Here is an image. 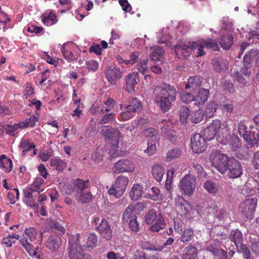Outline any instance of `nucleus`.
Listing matches in <instances>:
<instances>
[{"mask_svg": "<svg viewBox=\"0 0 259 259\" xmlns=\"http://www.w3.org/2000/svg\"><path fill=\"white\" fill-rule=\"evenodd\" d=\"M114 104L115 102L114 100L111 98H109L106 101L104 102L103 103H102L98 106V111L101 114L108 112L114 107Z\"/></svg>", "mask_w": 259, "mask_h": 259, "instance_id": "26", "label": "nucleus"}, {"mask_svg": "<svg viewBox=\"0 0 259 259\" xmlns=\"http://www.w3.org/2000/svg\"><path fill=\"white\" fill-rule=\"evenodd\" d=\"M68 248L70 259H91L89 254L84 253L79 243V234L68 235Z\"/></svg>", "mask_w": 259, "mask_h": 259, "instance_id": "4", "label": "nucleus"}, {"mask_svg": "<svg viewBox=\"0 0 259 259\" xmlns=\"http://www.w3.org/2000/svg\"><path fill=\"white\" fill-rule=\"evenodd\" d=\"M182 155V151L179 148H175L168 151L166 156V160L170 161L179 158Z\"/></svg>", "mask_w": 259, "mask_h": 259, "instance_id": "37", "label": "nucleus"}, {"mask_svg": "<svg viewBox=\"0 0 259 259\" xmlns=\"http://www.w3.org/2000/svg\"><path fill=\"white\" fill-rule=\"evenodd\" d=\"M76 197L78 201L87 203L92 200V195L90 192L80 191L78 194L76 195Z\"/></svg>", "mask_w": 259, "mask_h": 259, "instance_id": "43", "label": "nucleus"}, {"mask_svg": "<svg viewBox=\"0 0 259 259\" xmlns=\"http://www.w3.org/2000/svg\"><path fill=\"white\" fill-rule=\"evenodd\" d=\"M97 242V238L95 234H90L88 238L85 246L87 247H93Z\"/></svg>", "mask_w": 259, "mask_h": 259, "instance_id": "59", "label": "nucleus"}, {"mask_svg": "<svg viewBox=\"0 0 259 259\" xmlns=\"http://www.w3.org/2000/svg\"><path fill=\"white\" fill-rule=\"evenodd\" d=\"M50 165L55 167L59 171H62L66 166V163L59 158H54L50 160Z\"/></svg>", "mask_w": 259, "mask_h": 259, "instance_id": "38", "label": "nucleus"}, {"mask_svg": "<svg viewBox=\"0 0 259 259\" xmlns=\"http://www.w3.org/2000/svg\"><path fill=\"white\" fill-rule=\"evenodd\" d=\"M96 229L98 231L102 237L109 240L112 236V232L108 223L104 221L101 224L96 227Z\"/></svg>", "mask_w": 259, "mask_h": 259, "instance_id": "19", "label": "nucleus"}, {"mask_svg": "<svg viewBox=\"0 0 259 259\" xmlns=\"http://www.w3.org/2000/svg\"><path fill=\"white\" fill-rule=\"evenodd\" d=\"M190 115V110L186 106H183L181 108L180 118L181 122L185 124L187 122L188 118Z\"/></svg>", "mask_w": 259, "mask_h": 259, "instance_id": "50", "label": "nucleus"}, {"mask_svg": "<svg viewBox=\"0 0 259 259\" xmlns=\"http://www.w3.org/2000/svg\"><path fill=\"white\" fill-rule=\"evenodd\" d=\"M106 77L112 84H115L116 81L121 77V72L117 69H109L106 73Z\"/></svg>", "mask_w": 259, "mask_h": 259, "instance_id": "25", "label": "nucleus"}, {"mask_svg": "<svg viewBox=\"0 0 259 259\" xmlns=\"http://www.w3.org/2000/svg\"><path fill=\"white\" fill-rule=\"evenodd\" d=\"M138 72H134L130 73L126 77V83L127 91L129 93L135 91V88L137 84V80H139Z\"/></svg>", "mask_w": 259, "mask_h": 259, "instance_id": "21", "label": "nucleus"}, {"mask_svg": "<svg viewBox=\"0 0 259 259\" xmlns=\"http://www.w3.org/2000/svg\"><path fill=\"white\" fill-rule=\"evenodd\" d=\"M152 175L155 179L160 182L161 181L165 172V169L162 165L155 164L152 168Z\"/></svg>", "mask_w": 259, "mask_h": 259, "instance_id": "30", "label": "nucleus"}, {"mask_svg": "<svg viewBox=\"0 0 259 259\" xmlns=\"http://www.w3.org/2000/svg\"><path fill=\"white\" fill-rule=\"evenodd\" d=\"M161 126V134L166 139L171 141L176 140L177 137L176 131L172 128V123L171 121L163 120Z\"/></svg>", "mask_w": 259, "mask_h": 259, "instance_id": "16", "label": "nucleus"}, {"mask_svg": "<svg viewBox=\"0 0 259 259\" xmlns=\"http://www.w3.org/2000/svg\"><path fill=\"white\" fill-rule=\"evenodd\" d=\"M177 208L181 215H186L191 210L190 203L185 200L182 196H178L176 199Z\"/></svg>", "mask_w": 259, "mask_h": 259, "instance_id": "18", "label": "nucleus"}, {"mask_svg": "<svg viewBox=\"0 0 259 259\" xmlns=\"http://www.w3.org/2000/svg\"><path fill=\"white\" fill-rule=\"evenodd\" d=\"M38 118L39 115L37 113L35 114L29 118L26 119L25 121L20 123L21 128L33 127Z\"/></svg>", "mask_w": 259, "mask_h": 259, "instance_id": "39", "label": "nucleus"}, {"mask_svg": "<svg viewBox=\"0 0 259 259\" xmlns=\"http://www.w3.org/2000/svg\"><path fill=\"white\" fill-rule=\"evenodd\" d=\"M152 49L153 52L150 55L151 60L155 63L162 62L164 59L163 49L158 46H154Z\"/></svg>", "mask_w": 259, "mask_h": 259, "instance_id": "23", "label": "nucleus"}, {"mask_svg": "<svg viewBox=\"0 0 259 259\" xmlns=\"http://www.w3.org/2000/svg\"><path fill=\"white\" fill-rule=\"evenodd\" d=\"M0 168L6 172H9L13 168L12 160L4 155L0 156Z\"/></svg>", "mask_w": 259, "mask_h": 259, "instance_id": "28", "label": "nucleus"}, {"mask_svg": "<svg viewBox=\"0 0 259 259\" xmlns=\"http://www.w3.org/2000/svg\"><path fill=\"white\" fill-rule=\"evenodd\" d=\"M153 141H148L147 142L148 147L144 150V152L147 153L148 155L150 156L153 154L156 150V143Z\"/></svg>", "mask_w": 259, "mask_h": 259, "instance_id": "55", "label": "nucleus"}, {"mask_svg": "<svg viewBox=\"0 0 259 259\" xmlns=\"http://www.w3.org/2000/svg\"><path fill=\"white\" fill-rule=\"evenodd\" d=\"M209 94L208 90L203 88L200 89L197 96H195V99H197V101H195V104L198 107L202 106L207 100Z\"/></svg>", "mask_w": 259, "mask_h": 259, "instance_id": "24", "label": "nucleus"}, {"mask_svg": "<svg viewBox=\"0 0 259 259\" xmlns=\"http://www.w3.org/2000/svg\"><path fill=\"white\" fill-rule=\"evenodd\" d=\"M148 60L147 59H145L140 60V61L137 65V70L143 74H144L148 72Z\"/></svg>", "mask_w": 259, "mask_h": 259, "instance_id": "49", "label": "nucleus"}, {"mask_svg": "<svg viewBox=\"0 0 259 259\" xmlns=\"http://www.w3.org/2000/svg\"><path fill=\"white\" fill-rule=\"evenodd\" d=\"M85 64L87 68L93 72L97 71L99 67L98 63L95 60H90L87 62Z\"/></svg>", "mask_w": 259, "mask_h": 259, "instance_id": "64", "label": "nucleus"}, {"mask_svg": "<svg viewBox=\"0 0 259 259\" xmlns=\"http://www.w3.org/2000/svg\"><path fill=\"white\" fill-rule=\"evenodd\" d=\"M143 187L139 184H134L130 192V195L133 200H138L142 195Z\"/></svg>", "mask_w": 259, "mask_h": 259, "instance_id": "29", "label": "nucleus"}, {"mask_svg": "<svg viewBox=\"0 0 259 259\" xmlns=\"http://www.w3.org/2000/svg\"><path fill=\"white\" fill-rule=\"evenodd\" d=\"M191 147L194 153L198 154L203 152L206 147L205 140L200 134L195 133L191 139Z\"/></svg>", "mask_w": 259, "mask_h": 259, "instance_id": "13", "label": "nucleus"}, {"mask_svg": "<svg viewBox=\"0 0 259 259\" xmlns=\"http://www.w3.org/2000/svg\"><path fill=\"white\" fill-rule=\"evenodd\" d=\"M193 170L197 174V177L200 179L205 178L206 177V173L204 170L203 167L200 164L196 163L193 165Z\"/></svg>", "mask_w": 259, "mask_h": 259, "instance_id": "51", "label": "nucleus"}, {"mask_svg": "<svg viewBox=\"0 0 259 259\" xmlns=\"http://www.w3.org/2000/svg\"><path fill=\"white\" fill-rule=\"evenodd\" d=\"M160 217H162V215L160 213H157L156 212L152 209L150 210L146 217V222L147 224L151 225L159 219Z\"/></svg>", "mask_w": 259, "mask_h": 259, "instance_id": "42", "label": "nucleus"}, {"mask_svg": "<svg viewBox=\"0 0 259 259\" xmlns=\"http://www.w3.org/2000/svg\"><path fill=\"white\" fill-rule=\"evenodd\" d=\"M219 51V47L216 40L211 38L197 41H182L175 46V52L177 57L185 59L189 56L192 51H196V57L203 56L205 54L204 48Z\"/></svg>", "mask_w": 259, "mask_h": 259, "instance_id": "2", "label": "nucleus"}, {"mask_svg": "<svg viewBox=\"0 0 259 259\" xmlns=\"http://www.w3.org/2000/svg\"><path fill=\"white\" fill-rule=\"evenodd\" d=\"M226 171L229 169L228 176L230 178L235 179L239 177L242 174L241 164L236 159L230 158L226 163Z\"/></svg>", "mask_w": 259, "mask_h": 259, "instance_id": "14", "label": "nucleus"}, {"mask_svg": "<svg viewBox=\"0 0 259 259\" xmlns=\"http://www.w3.org/2000/svg\"><path fill=\"white\" fill-rule=\"evenodd\" d=\"M44 180L40 177H36L32 184L29 185L35 191L38 192L40 186L44 183Z\"/></svg>", "mask_w": 259, "mask_h": 259, "instance_id": "57", "label": "nucleus"}, {"mask_svg": "<svg viewBox=\"0 0 259 259\" xmlns=\"http://www.w3.org/2000/svg\"><path fill=\"white\" fill-rule=\"evenodd\" d=\"M41 57L44 59L47 63L54 66H57L58 64V61L59 59H54L52 57L50 56L47 53L44 52L41 55Z\"/></svg>", "mask_w": 259, "mask_h": 259, "instance_id": "54", "label": "nucleus"}, {"mask_svg": "<svg viewBox=\"0 0 259 259\" xmlns=\"http://www.w3.org/2000/svg\"><path fill=\"white\" fill-rule=\"evenodd\" d=\"M137 212L134 208L132 205H130L125 210L123 214V220L124 222H128V221L133 219H137Z\"/></svg>", "mask_w": 259, "mask_h": 259, "instance_id": "33", "label": "nucleus"}, {"mask_svg": "<svg viewBox=\"0 0 259 259\" xmlns=\"http://www.w3.org/2000/svg\"><path fill=\"white\" fill-rule=\"evenodd\" d=\"M217 109L216 104L212 102L209 103L206 107V109L205 110V114L206 116L210 117L215 112Z\"/></svg>", "mask_w": 259, "mask_h": 259, "instance_id": "61", "label": "nucleus"}, {"mask_svg": "<svg viewBox=\"0 0 259 259\" xmlns=\"http://www.w3.org/2000/svg\"><path fill=\"white\" fill-rule=\"evenodd\" d=\"M152 224L149 227V230L152 232H158L160 230L163 229L165 225L163 218L160 217L158 220Z\"/></svg>", "mask_w": 259, "mask_h": 259, "instance_id": "41", "label": "nucleus"}, {"mask_svg": "<svg viewBox=\"0 0 259 259\" xmlns=\"http://www.w3.org/2000/svg\"><path fill=\"white\" fill-rule=\"evenodd\" d=\"M129 182L128 178L123 176H118L115 180L112 186L108 190V193L118 198L124 193Z\"/></svg>", "mask_w": 259, "mask_h": 259, "instance_id": "8", "label": "nucleus"}, {"mask_svg": "<svg viewBox=\"0 0 259 259\" xmlns=\"http://www.w3.org/2000/svg\"><path fill=\"white\" fill-rule=\"evenodd\" d=\"M180 98L183 102L186 103H189L193 101H197V99H195V96H193L191 94L186 92H183L181 93Z\"/></svg>", "mask_w": 259, "mask_h": 259, "instance_id": "52", "label": "nucleus"}, {"mask_svg": "<svg viewBox=\"0 0 259 259\" xmlns=\"http://www.w3.org/2000/svg\"><path fill=\"white\" fill-rule=\"evenodd\" d=\"M154 93L155 103L164 111H167L176 99V89L169 84L156 87Z\"/></svg>", "mask_w": 259, "mask_h": 259, "instance_id": "3", "label": "nucleus"}, {"mask_svg": "<svg viewBox=\"0 0 259 259\" xmlns=\"http://www.w3.org/2000/svg\"><path fill=\"white\" fill-rule=\"evenodd\" d=\"M19 195L18 189L14 188L12 191L8 192L7 197L11 204H15L16 200H19Z\"/></svg>", "mask_w": 259, "mask_h": 259, "instance_id": "46", "label": "nucleus"}, {"mask_svg": "<svg viewBox=\"0 0 259 259\" xmlns=\"http://www.w3.org/2000/svg\"><path fill=\"white\" fill-rule=\"evenodd\" d=\"M147 198L154 201L162 200L163 198V194L160 193L159 189L157 187H153L149 190L147 194Z\"/></svg>", "mask_w": 259, "mask_h": 259, "instance_id": "32", "label": "nucleus"}, {"mask_svg": "<svg viewBox=\"0 0 259 259\" xmlns=\"http://www.w3.org/2000/svg\"><path fill=\"white\" fill-rule=\"evenodd\" d=\"M143 134L146 137L150 139L148 141L154 142H158L159 140V135L156 130L153 128H148L143 131Z\"/></svg>", "mask_w": 259, "mask_h": 259, "instance_id": "35", "label": "nucleus"}, {"mask_svg": "<svg viewBox=\"0 0 259 259\" xmlns=\"http://www.w3.org/2000/svg\"><path fill=\"white\" fill-rule=\"evenodd\" d=\"M37 236L38 232L36 229L33 227H30L25 229L23 236L19 240L21 245L31 256H35L37 252L33 246L29 243L28 240L29 239L30 242H33L37 239Z\"/></svg>", "mask_w": 259, "mask_h": 259, "instance_id": "6", "label": "nucleus"}, {"mask_svg": "<svg viewBox=\"0 0 259 259\" xmlns=\"http://www.w3.org/2000/svg\"><path fill=\"white\" fill-rule=\"evenodd\" d=\"M196 185V180L194 176L190 174L185 176L179 183L180 190L185 195L191 196L193 195Z\"/></svg>", "mask_w": 259, "mask_h": 259, "instance_id": "9", "label": "nucleus"}, {"mask_svg": "<svg viewBox=\"0 0 259 259\" xmlns=\"http://www.w3.org/2000/svg\"><path fill=\"white\" fill-rule=\"evenodd\" d=\"M244 140L247 142H248L251 145L256 144L259 140V134L255 131L248 132L245 137L243 138Z\"/></svg>", "mask_w": 259, "mask_h": 259, "instance_id": "36", "label": "nucleus"}, {"mask_svg": "<svg viewBox=\"0 0 259 259\" xmlns=\"http://www.w3.org/2000/svg\"><path fill=\"white\" fill-rule=\"evenodd\" d=\"M42 23L46 26H52L57 22L55 14L52 11H46L41 16Z\"/></svg>", "mask_w": 259, "mask_h": 259, "instance_id": "22", "label": "nucleus"}, {"mask_svg": "<svg viewBox=\"0 0 259 259\" xmlns=\"http://www.w3.org/2000/svg\"><path fill=\"white\" fill-rule=\"evenodd\" d=\"M114 119V114L113 113H110L104 115L99 121V123L101 124H104L108 123L111 121H112Z\"/></svg>", "mask_w": 259, "mask_h": 259, "instance_id": "60", "label": "nucleus"}, {"mask_svg": "<svg viewBox=\"0 0 259 259\" xmlns=\"http://www.w3.org/2000/svg\"><path fill=\"white\" fill-rule=\"evenodd\" d=\"M149 119L147 116L144 115L142 117L139 118L138 120H135L133 122L134 128L137 126H142L145 124L148 123Z\"/></svg>", "mask_w": 259, "mask_h": 259, "instance_id": "62", "label": "nucleus"}, {"mask_svg": "<svg viewBox=\"0 0 259 259\" xmlns=\"http://www.w3.org/2000/svg\"><path fill=\"white\" fill-rule=\"evenodd\" d=\"M234 109V106L232 103H226L221 106V110L223 112L225 113L227 115L232 113Z\"/></svg>", "mask_w": 259, "mask_h": 259, "instance_id": "58", "label": "nucleus"}, {"mask_svg": "<svg viewBox=\"0 0 259 259\" xmlns=\"http://www.w3.org/2000/svg\"><path fill=\"white\" fill-rule=\"evenodd\" d=\"M183 259H195L197 257V249L192 246H188L185 249Z\"/></svg>", "mask_w": 259, "mask_h": 259, "instance_id": "34", "label": "nucleus"}, {"mask_svg": "<svg viewBox=\"0 0 259 259\" xmlns=\"http://www.w3.org/2000/svg\"><path fill=\"white\" fill-rule=\"evenodd\" d=\"M229 134L227 123L220 120H213L204 130V135L207 140H211L216 136L218 142L223 145L229 144L232 150L236 151L241 146L239 139L237 136L232 135L229 140Z\"/></svg>", "mask_w": 259, "mask_h": 259, "instance_id": "1", "label": "nucleus"}, {"mask_svg": "<svg viewBox=\"0 0 259 259\" xmlns=\"http://www.w3.org/2000/svg\"><path fill=\"white\" fill-rule=\"evenodd\" d=\"M206 250L211 252L214 256V259H226L227 253L220 247V242L214 241L207 247Z\"/></svg>", "mask_w": 259, "mask_h": 259, "instance_id": "17", "label": "nucleus"}, {"mask_svg": "<svg viewBox=\"0 0 259 259\" xmlns=\"http://www.w3.org/2000/svg\"><path fill=\"white\" fill-rule=\"evenodd\" d=\"M15 240H20L18 234H9L3 237L2 243L7 247H11L15 243Z\"/></svg>", "mask_w": 259, "mask_h": 259, "instance_id": "31", "label": "nucleus"}, {"mask_svg": "<svg viewBox=\"0 0 259 259\" xmlns=\"http://www.w3.org/2000/svg\"><path fill=\"white\" fill-rule=\"evenodd\" d=\"M193 235V231L191 229H186L181 238V241L183 242L189 241L191 240Z\"/></svg>", "mask_w": 259, "mask_h": 259, "instance_id": "56", "label": "nucleus"}, {"mask_svg": "<svg viewBox=\"0 0 259 259\" xmlns=\"http://www.w3.org/2000/svg\"><path fill=\"white\" fill-rule=\"evenodd\" d=\"M142 109V103L137 98L132 99L130 104L126 107L125 110L120 114L119 118L122 120H128L133 117L136 112H139Z\"/></svg>", "mask_w": 259, "mask_h": 259, "instance_id": "10", "label": "nucleus"}, {"mask_svg": "<svg viewBox=\"0 0 259 259\" xmlns=\"http://www.w3.org/2000/svg\"><path fill=\"white\" fill-rule=\"evenodd\" d=\"M101 134L105 138L106 141L108 142L112 149L110 153L112 155H114L117 151L119 141L121 140L122 139V136L120 132L112 127L102 126L101 130Z\"/></svg>", "mask_w": 259, "mask_h": 259, "instance_id": "5", "label": "nucleus"}, {"mask_svg": "<svg viewBox=\"0 0 259 259\" xmlns=\"http://www.w3.org/2000/svg\"><path fill=\"white\" fill-rule=\"evenodd\" d=\"M204 113L202 109H199L198 110L194 111L191 115L190 120L192 122L197 123L200 122L203 119Z\"/></svg>", "mask_w": 259, "mask_h": 259, "instance_id": "47", "label": "nucleus"}, {"mask_svg": "<svg viewBox=\"0 0 259 259\" xmlns=\"http://www.w3.org/2000/svg\"><path fill=\"white\" fill-rule=\"evenodd\" d=\"M135 169L133 162L128 159H121L115 163L112 167V171L114 174L123 172H132Z\"/></svg>", "mask_w": 259, "mask_h": 259, "instance_id": "12", "label": "nucleus"}, {"mask_svg": "<svg viewBox=\"0 0 259 259\" xmlns=\"http://www.w3.org/2000/svg\"><path fill=\"white\" fill-rule=\"evenodd\" d=\"M230 158L219 151L212 150L209 155V160L212 166L222 174L226 172V163Z\"/></svg>", "mask_w": 259, "mask_h": 259, "instance_id": "7", "label": "nucleus"}, {"mask_svg": "<svg viewBox=\"0 0 259 259\" xmlns=\"http://www.w3.org/2000/svg\"><path fill=\"white\" fill-rule=\"evenodd\" d=\"M230 238L233 241L237 247H240L242 249V246H245L242 243V236L241 232L236 229L232 231L230 234Z\"/></svg>", "mask_w": 259, "mask_h": 259, "instance_id": "27", "label": "nucleus"}, {"mask_svg": "<svg viewBox=\"0 0 259 259\" xmlns=\"http://www.w3.org/2000/svg\"><path fill=\"white\" fill-rule=\"evenodd\" d=\"M78 50L76 44L69 42L64 44L61 48V52L64 58L68 61H72L76 59Z\"/></svg>", "mask_w": 259, "mask_h": 259, "instance_id": "15", "label": "nucleus"}, {"mask_svg": "<svg viewBox=\"0 0 259 259\" xmlns=\"http://www.w3.org/2000/svg\"><path fill=\"white\" fill-rule=\"evenodd\" d=\"M142 248L143 249L149 250H154L156 251H161L162 250L163 247L157 246L154 245L148 242H144L141 244Z\"/></svg>", "mask_w": 259, "mask_h": 259, "instance_id": "53", "label": "nucleus"}, {"mask_svg": "<svg viewBox=\"0 0 259 259\" xmlns=\"http://www.w3.org/2000/svg\"><path fill=\"white\" fill-rule=\"evenodd\" d=\"M19 147L23 149L22 151V155H24L28 151L31 150L34 148L35 146L32 143H30L28 140L25 139L22 140L19 145Z\"/></svg>", "mask_w": 259, "mask_h": 259, "instance_id": "48", "label": "nucleus"}, {"mask_svg": "<svg viewBox=\"0 0 259 259\" xmlns=\"http://www.w3.org/2000/svg\"><path fill=\"white\" fill-rule=\"evenodd\" d=\"M257 200L255 198L246 199L240 204V210L242 213L248 219L253 218Z\"/></svg>", "mask_w": 259, "mask_h": 259, "instance_id": "11", "label": "nucleus"}, {"mask_svg": "<svg viewBox=\"0 0 259 259\" xmlns=\"http://www.w3.org/2000/svg\"><path fill=\"white\" fill-rule=\"evenodd\" d=\"M212 65L214 70L218 72L227 69L228 67V63L227 61L224 62L217 59L212 61Z\"/></svg>", "mask_w": 259, "mask_h": 259, "instance_id": "44", "label": "nucleus"}, {"mask_svg": "<svg viewBox=\"0 0 259 259\" xmlns=\"http://www.w3.org/2000/svg\"><path fill=\"white\" fill-rule=\"evenodd\" d=\"M220 44L223 49H228L233 44V37L229 34L224 35L221 38Z\"/></svg>", "mask_w": 259, "mask_h": 259, "instance_id": "40", "label": "nucleus"}, {"mask_svg": "<svg viewBox=\"0 0 259 259\" xmlns=\"http://www.w3.org/2000/svg\"><path fill=\"white\" fill-rule=\"evenodd\" d=\"M205 190L210 194H215L219 191L218 188L215 186V184L211 181H207L203 184Z\"/></svg>", "mask_w": 259, "mask_h": 259, "instance_id": "45", "label": "nucleus"}, {"mask_svg": "<svg viewBox=\"0 0 259 259\" xmlns=\"http://www.w3.org/2000/svg\"><path fill=\"white\" fill-rule=\"evenodd\" d=\"M62 239L57 236H51L46 242V246L49 249L56 251L61 246Z\"/></svg>", "mask_w": 259, "mask_h": 259, "instance_id": "20", "label": "nucleus"}, {"mask_svg": "<svg viewBox=\"0 0 259 259\" xmlns=\"http://www.w3.org/2000/svg\"><path fill=\"white\" fill-rule=\"evenodd\" d=\"M19 128H21L20 123L8 125L6 128L7 134L15 136L17 134L16 132Z\"/></svg>", "mask_w": 259, "mask_h": 259, "instance_id": "63", "label": "nucleus"}]
</instances>
